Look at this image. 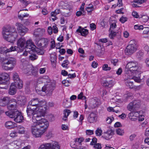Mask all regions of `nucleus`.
Returning a JSON list of instances; mask_svg holds the SVG:
<instances>
[{
  "label": "nucleus",
  "instance_id": "a19ab883",
  "mask_svg": "<svg viewBox=\"0 0 149 149\" xmlns=\"http://www.w3.org/2000/svg\"><path fill=\"white\" fill-rule=\"evenodd\" d=\"M102 130L100 128H98L95 132L96 135L98 136H100L102 134Z\"/></svg>",
  "mask_w": 149,
  "mask_h": 149
},
{
  "label": "nucleus",
  "instance_id": "ea45409f",
  "mask_svg": "<svg viewBox=\"0 0 149 149\" xmlns=\"http://www.w3.org/2000/svg\"><path fill=\"white\" fill-rule=\"evenodd\" d=\"M19 1L22 3L23 5L25 7H26L30 3V1L27 0H19Z\"/></svg>",
  "mask_w": 149,
  "mask_h": 149
},
{
  "label": "nucleus",
  "instance_id": "dca6fc26",
  "mask_svg": "<svg viewBox=\"0 0 149 149\" xmlns=\"http://www.w3.org/2000/svg\"><path fill=\"white\" fill-rule=\"evenodd\" d=\"M6 60L4 62V64L9 65L11 68H13L16 64V60L14 58H6Z\"/></svg>",
  "mask_w": 149,
  "mask_h": 149
},
{
  "label": "nucleus",
  "instance_id": "aec40b11",
  "mask_svg": "<svg viewBox=\"0 0 149 149\" xmlns=\"http://www.w3.org/2000/svg\"><path fill=\"white\" fill-rule=\"evenodd\" d=\"M11 99L10 97H4L0 99V106H5L10 103Z\"/></svg>",
  "mask_w": 149,
  "mask_h": 149
},
{
  "label": "nucleus",
  "instance_id": "7ed1b4c3",
  "mask_svg": "<svg viewBox=\"0 0 149 149\" xmlns=\"http://www.w3.org/2000/svg\"><path fill=\"white\" fill-rule=\"evenodd\" d=\"M138 45L134 40H131L125 50V53L127 55H131L134 53L138 49Z\"/></svg>",
  "mask_w": 149,
  "mask_h": 149
},
{
  "label": "nucleus",
  "instance_id": "680f3d73",
  "mask_svg": "<svg viewBox=\"0 0 149 149\" xmlns=\"http://www.w3.org/2000/svg\"><path fill=\"white\" fill-rule=\"evenodd\" d=\"M97 139L96 138H93L92 139V141L90 143L91 145H94L97 143Z\"/></svg>",
  "mask_w": 149,
  "mask_h": 149
},
{
  "label": "nucleus",
  "instance_id": "7c9ffc66",
  "mask_svg": "<svg viewBox=\"0 0 149 149\" xmlns=\"http://www.w3.org/2000/svg\"><path fill=\"white\" fill-rule=\"evenodd\" d=\"M18 103L21 105H24L26 103V99L24 96H19L17 97Z\"/></svg>",
  "mask_w": 149,
  "mask_h": 149
},
{
  "label": "nucleus",
  "instance_id": "052dcab7",
  "mask_svg": "<svg viewBox=\"0 0 149 149\" xmlns=\"http://www.w3.org/2000/svg\"><path fill=\"white\" fill-rule=\"evenodd\" d=\"M86 133L87 135H91L94 134V131L93 130H87L86 131Z\"/></svg>",
  "mask_w": 149,
  "mask_h": 149
},
{
  "label": "nucleus",
  "instance_id": "39448f33",
  "mask_svg": "<svg viewBox=\"0 0 149 149\" xmlns=\"http://www.w3.org/2000/svg\"><path fill=\"white\" fill-rule=\"evenodd\" d=\"M126 67L130 68V70H132L135 74H140L141 72L140 71L141 67L138 65V63L135 61L129 62L126 65Z\"/></svg>",
  "mask_w": 149,
  "mask_h": 149
},
{
  "label": "nucleus",
  "instance_id": "de8ad7c7",
  "mask_svg": "<svg viewBox=\"0 0 149 149\" xmlns=\"http://www.w3.org/2000/svg\"><path fill=\"white\" fill-rule=\"evenodd\" d=\"M69 63H70L68 60H66L63 61V63L61 64V65L63 67L66 68H68V65Z\"/></svg>",
  "mask_w": 149,
  "mask_h": 149
},
{
  "label": "nucleus",
  "instance_id": "774afa93",
  "mask_svg": "<svg viewBox=\"0 0 149 149\" xmlns=\"http://www.w3.org/2000/svg\"><path fill=\"white\" fill-rule=\"evenodd\" d=\"M139 147V145L137 143H135L133 145L132 148V149H138Z\"/></svg>",
  "mask_w": 149,
  "mask_h": 149
},
{
  "label": "nucleus",
  "instance_id": "864d4df0",
  "mask_svg": "<svg viewBox=\"0 0 149 149\" xmlns=\"http://www.w3.org/2000/svg\"><path fill=\"white\" fill-rule=\"evenodd\" d=\"M131 78L132 79V80L133 79L135 82H140L141 81V79L140 77H136V76H134L133 77H131Z\"/></svg>",
  "mask_w": 149,
  "mask_h": 149
},
{
  "label": "nucleus",
  "instance_id": "c756f323",
  "mask_svg": "<svg viewBox=\"0 0 149 149\" xmlns=\"http://www.w3.org/2000/svg\"><path fill=\"white\" fill-rule=\"evenodd\" d=\"M125 78L127 79H131L132 75V73H134V72H132V70H130V68H127L126 67L125 70Z\"/></svg>",
  "mask_w": 149,
  "mask_h": 149
},
{
  "label": "nucleus",
  "instance_id": "58836bf2",
  "mask_svg": "<svg viewBox=\"0 0 149 149\" xmlns=\"http://www.w3.org/2000/svg\"><path fill=\"white\" fill-rule=\"evenodd\" d=\"M110 28L109 30H113L114 29L116 28V22L114 21H112L110 22Z\"/></svg>",
  "mask_w": 149,
  "mask_h": 149
},
{
  "label": "nucleus",
  "instance_id": "a878e982",
  "mask_svg": "<svg viewBox=\"0 0 149 149\" xmlns=\"http://www.w3.org/2000/svg\"><path fill=\"white\" fill-rule=\"evenodd\" d=\"M76 32L80 33L81 35L86 36L88 33L87 29L82 28L81 26H79V28L76 30Z\"/></svg>",
  "mask_w": 149,
  "mask_h": 149
},
{
  "label": "nucleus",
  "instance_id": "a18cd8bd",
  "mask_svg": "<svg viewBox=\"0 0 149 149\" xmlns=\"http://www.w3.org/2000/svg\"><path fill=\"white\" fill-rule=\"evenodd\" d=\"M102 68L103 70L107 71L110 70L111 69V67H109L108 65L107 64L103 65Z\"/></svg>",
  "mask_w": 149,
  "mask_h": 149
},
{
  "label": "nucleus",
  "instance_id": "0eeeda50",
  "mask_svg": "<svg viewBox=\"0 0 149 149\" xmlns=\"http://www.w3.org/2000/svg\"><path fill=\"white\" fill-rule=\"evenodd\" d=\"M60 146L57 143H45L41 145L38 149H59Z\"/></svg>",
  "mask_w": 149,
  "mask_h": 149
},
{
  "label": "nucleus",
  "instance_id": "603ef678",
  "mask_svg": "<svg viewBox=\"0 0 149 149\" xmlns=\"http://www.w3.org/2000/svg\"><path fill=\"white\" fill-rule=\"evenodd\" d=\"M139 18H141L143 21L144 22H146L149 19L147 15L142 16L141 17H139Z\"/></svg>",
  "mask_w": 149,
  "mask_h": 149
},
{
  "label": "nucleus",
  "instance_id": "2eb2a0df",
  "mask_svg": "<svg viewBox=\"0 0 149 149\" xmlns=\"http://www.w3.org/2000/svg\"><path fill=\"white\" fill-rule=\"evenodd\" d=\"M114 85L113 79L110 77H108L103 81L102 85L104 87L106 88H110Z\"/></svg>",
  "mask_w": 149,
  "mask_h": 149
},
{
  "label": "nucleus",
  "instance_id": "ddd939ff",
  "mask_svg": "<svg viewBox=\"0 0 149 149\" xmlns=\"http://www.w3.org/2000/svg\"><path fill=\"white\" fill-rule=\"evenodd\" d=\"M114 133V130L109 129L106 132H104L102 137L105 139L109 140L112 137Z\"/></svg>",
  "mask_w": 149,
  "mask_h": 149
},
{
  "label": "nucleus",
  "instance_id": "f03ea898",
  "mask_svg": "<svg viewBox=\"0 0 149 149\" xmlns=\"http://www.w3.org/2000/svg\"><path fill=\"white\" fill-rule=\"evenodd\" d=\"M2 34L3 38L10 42H13L18 36L15 28L4 26L3 28Z\"/></svg>",
  "mask_w": 149,
  "mask_h": 149
},
{
  "label": "nucleus",
  "instance_id": "c85d7f7f",
  "mask_svg": "<svg viewBox=\"0 0 149 149\" xmlns=\"http://www.w3.org/2000/svg\"><path fill=\"white\" fill-rule=\"evenodd\" d=\"M16 125V124L11 121H7L5 123V127L8 129H13Z\"/></svg>",
  "mask_w": 149,
  "mask_h": 149
},
{
  "label": "nucleus",
  "instance_id": "72a5a7b5",
  "mask_svg": "<svg viewBox=\"0 0 149 149\" xmlns=\"http://www.w3.org/2000/svg\"><path fill=\"white\" fill-rule=\"evenodd\" d=\"M34 49L32 50V52H36L38 55H42L44 54V52L43 50L41 49L35 47H34Z\"/></svg>",
  "mask_w": 149,
  "mask_h": 149
},
{
  "label": "nucleus",
  "instance_id": "5701e85b",
  "mask_svg": "<svg viewBox=\"0 0 149 149\" xmlns=\"http://www.w3.org/2000/svg\"><path fill=\"white\" fill-rule=\"evenodd\" d=\"M17 88V86L13 83L11 84L8 90V93L10 95H13L16 93V88Z\"/></svg>",
  "mask_w": 149,
  "mask_h": 149
},
{
  "label": "nucleus",
  "instance_id": "2f4dec72",
  "mask_svg": "<svg viewBox=\"0 0 149 149\" xmlns=\"http://www.w3.org/2000/svg\"><path fill=\"white\" fill-rule=\"evenodd\" d=\"M23 10H21L18 12V18L22 20L24 18L28 17L29 16V14H28L24 13V14H23L22 13V12H23Z\"/></svg>",
  "mask_w": 149,
  "mask_h": 149
},
{
  "label": "nucleus",
  "instance_id": "b1692460",
  "mask_svg": "<svg viewBox=\"0 0 149 149\" xmlns=\"http://www.w3.org/2000/svg\"><path fill=\"white\" fill-rule=\"evenodd\" d=\"M39 102L38 98L33 99L29 102L28 105L32 107L33 106L36 107L35 108L37 109L39 107Z\"/></svg>",
  "mask_w": 149,
  "mask_h": 149
},
{
  "label": "nucleus",
  "instance_id": "9d476101",
  "mask_svg": "<svg viewBox=\"0 0 149 149\" xmlns=\"http://www.w3.org/2000/svg\"><path fill=\"white\" fill-rule=\"evenodd\" d=\"M9 75L6 73H0V84L6 85L9 80Z\"/></svg>",
  "mask_w": 149,
  "mask_h": 149
},
{
  "label": "nucleus",
  "instance_id": "bb28decb",
  "mask_svg": "<svg viewBox=\"0 0 149 149\" xmlns=\"http://www.w3.org/2000/svg\"><path fill=\"white\" fill-rule=\"evenodd\" d=\"M124 81H125V84L127 87L130 88H134V86L133 84V81L131 78V79L125 78Z\"/></svg>",
  "mask_w": 149,
  "mask_h": 149
},
{
  "label": "nucleus",
  "instance_id": "338daca9",
  "mask_svg": "<svg viewBox=\"0 0 149 149\" xmlns=\"http://www.w3.org/2000/svg\"><path fill=\"white\" fill-rule=\"evenodd\" d=\"M52 29L53 31V32L54 33H56L58 32V30L57 27L56 26H53L52 27Z\"/></svg>",
  "mask_w": 149,
  "mask_h": 149
},
{
  "label": "nucleus",
  "instance_id": "f704fd0d",
  "mask_svg": "<svg viewBox=\"0 0 149 149\" xmlns=\"http://www.w3.org/2000/svg\"><path fill=\"white\" fill-rule=\"evenodd\" d=\"M143 52L141 50L137 53L136 56L139 59H141L143 58Z\"/></svg>",
  "mask_w": 149,
  "mask_h": 149
},
{
  "label": "nucleus",
  "instance_id": "e433bc0d",
  "mask_svg": "<svg viewBox=\"0 0 149 149\" xmlns=\"http://www.w3.org/2000/svg\"><path fill=\"white\" fill-rule=\"evenodd\" d=\"M19 48L17 46H12L10 47V48L9 49H7L6 52H11L12 51H17L19 50Z\"/></svg>",
  "mask_w": 149,
  "mask_h": 149
},
{
  "label": "nucleus",
  "instance_id": "c03bdc74",
  "mask_svg": "<svg viewBox=\"0 0 149 149\" xmlns=\"http://www.w3.org/2000/svg\"><path fill=\"white\" fill-rule=\"evenodd\" d=\"M116 132L117 134L121 136L123 135L124 133V130L119 128L116 130Z\"/></svg>",
  "mask_w": 149,
  "mask_h": 149
},
{
  "label": "nucleus",
  "instance_id": "0e129e2a",
  "mask_svg": "<svg viewBox=\"0 0 149 149\" xmlns=\"http://www.w3.org/2000/svg\"><path fill=\"white\" fill-rule=\"evenodd\" d=\"M143 33L144 34H147L149 32V28L148 27H143Z\"/></svg>",
  "mask_w": 149,
  "mask_h": 149
},
{
  "label": "nucleus",
  "instance_id": "13d9d810",
  "mask_svg": "<svg viewBox=\"0 0 149 149\" xmlns=\"http://www.w3.org/2000/svg\"><path fill=\"white\" fill-rule=\"evenodd\" d=\"M134 29L136 30H142L143 29V25H136L134 26Z\"/></svg>",
  "mask_w": 149,
  "mask_h": 149
},
{
  "label": "nucleus",
  "instance_id": "49530a36",
  "mask_svg": "<svg viewBox=\"0 0 149 149\" xmlns=\"http://www.w3.org/2000/svg\"><path fill=\"white\" fill-rule=\"evenodd\" d=\"M86 10L88 13H91L94 10V8L92 5H89V6L87 7Z\"/></svg>",
  "mask_w": 149,
  "mask_h": 149
},
{
  "label": "nucleus",
  "instance_id": "412c9836",
  "mask_svg": "<svg viewBox=\"0 0 149 149\" xmlns=\"http://www.w3.org/2000/svg\"><path fill=\"white\" fill-rule=\"evenodd\" d=\"M24 72L28 75H32L35 77H37L38 74V71L36 69L29 70V68H27L23 70Z\"/></svg>",
  "mask_w": 149,
  "mask_h": 149
},
{
  "label": "nucleus",
  "instance_id": "4c0bfd02",
  "mask_svg": "<svg viewBox=\"0 0 149 149\" xmlns=\"http://www.w3.org/2000/svg\"><path fill=\"white\" fill-rule=\"evenodd\" d=\"M17 130L18 131V133H19L22 134L24 133V128L22 126H19L17 127Z\"/></svg>",
  "mask_w": 149,
  "mask_h": 149
},
{
  "label": "nucleus",
  "instance_id": "6e6d98bb",
  "mask_svg": "<svg viewBox=\"0 0 149 149\" xmlns=\"http://www.w3.org/2000/svg\"><path fill=\"white\" fill-rule=\"evenodd\" d=\"M93 147L95 149H101V145L100 143H97L94 145Z\"/></svg>",
  "mask_w": 149,
  "mask_h": 149
},
{
  "label": "nucleus",
  "instance_id": "79ce46f5",
  "mask_svg": "<svg viewBox=\"0 0 149 149\" xmlns=\"http://www.w3.org/2000/svg\"><path fill=\"white\" fill-rule=\"evenodd\" d=\"M60 12V9H56L54 11L51 12V16H56L57 14H59Z\"/></svg>",
  "mask_w": 149,
  "mask_h": 149
},
{
  "label": "nucleus",
  "instance_id": "6ab92c4d",
  "mask_svg": "<svg viewBox=\"0 0 149 149\" xmlns=\"http://www.w3.org/2000/svg\"><path fill=\"white\" fill-rule=\"evenodd\" d=\"M26 40L24 38H19L17 42V47L19 49L23 50L25 48Z\"/></svg>",
  "mask_w": 149,
  "mask_h": 149
},
{
  "label": "nucleus",
  "instance_id": "20e7f679",
  "mask_svg": "<svg viewBox=\"0 0 149 149\" xmlns=\"http://www.w3.org/2000/svg\"><path fill=\"white\" fill-rule=\"evenodd\" d=\"M6 114L11 118H14V121L17 123H20L22 122L23 120V117L21 113L18 110L14 112H6Z\"/></svg>",
  "mask_w": 149,
  "mask_h": 149
},
{
  "label": "nucleus",
  "instance_id": "bf43d9fd",
  "mask_svg": "<svg viewBox=\"0 0 149 149\" xmlns=\"http://www.w3.org/2000/svg\"><path fill=\"white\" fill-rule=\"evenodd\" d=\"M17 134L18 132L15 131H13L10 134V136L11 137L14 138L15 136H17Z\"/></svg>",
  "mask_w": 149,
  "mask_h": 149
},
{
  "label": "nucleus",
  "instance_id": "37998d69",
  "mask_svg": "<svg viewBox=\"0 0 149 149\" xmlns=\"http://www.w3.org/2000/svg\"><path fill=\"white\" fill-rule=\"evenodd\" d=\"M37 58L38 56L34 53L31 54L29 56L30 60L32 61L36 59Z\"/></svg>",
  "mask_w": 149,
  "mask_h": 149
},
{
  "label": "nucleus",
  "instance_id": "9b49d317",
  "mask_svg": "<svg viewBox=\"0 0 149 149\" xmlns=\"http://www.w3.org/2000/svg\"><path fill=\"white\" fill-rule=\"evenodd\" d=\"M13 79L15 84L17 86V88L21 89L23 87L22 81L20 79L19 76L17 73H14L13 76Z\"/></svg>",
  "mask_w": 149,
  "mask_h": 149
},
{
  "label": "nucleus",
  "instance_id": "c9c22d12",
  "mask_svg": "<svg viewBox=\"0 0 149 149\" xmlns=\"http://www.w3.org/2000/svg\"><path fill=\"white\" fill-rule=\"evenodd\" d=\"M98 105V102L94 100L90 103V107L92 108H94L97 107Z\"/></svg>",
  "mask_w": 149,
  "mask_h": 149
},
{
  "label": "nucleus",
  "instance_id": "4be33fe9",
  "mask_svg": "<svg viewBox=\"0 0 149 149\" xmlns=\"http://www.w3.org/2000/svg\"><path fill=\"white\" fill-rule=\"evenodd\" d=\"M47 39L42 38L36 42V45L40 48H44L46 47L48 44Z\"/></svg>",
  "mask_w": 149,
  "mask_h": 149
},
{
  "label": "nucleus",
  "instance_id": "6e6552de",
  "mask_svg": "<svg viewBox=\"0 0 149 149\" xmlns=\"http://www.w3.org/2000/svg\"><path fill=\"white\" fill-rule=\"evenodd\" d=\"M17 26V29L19 34L21 36H24L28 31V29L23 24L20 23H17L16 24Z\"/></svg>",
  "mask_w": 149,
  "mask_h": 149
},
{
  "label": "nucleus",
  "instance_id": "f8f14e48",
  "mask_svg": "<svg viewBox=\"0 0 149 149\" xmlns=\"http://www.w3.org/2000/svg\"><path fill=\"white\" fill-rule=\"evenodd\" d=\"M10 104L8 106V109L10 111L7 112H14L17 110V103L15 99L12 98L10 102Z\"/></svg>",
  "mask_w": 149,
  "mask_h": 149
},
{
  "label": "nucleus",
  "instance_id": "5fc2aeb1",
  "mask_svg": "<svg viewBox=\"0 0 149 149\" xmlns=\"http://www.w3.org/2000/svg\"><path fill=\"white\" fill-rule=\"evenodd\" d=\"M6 48V47H2L0 48V54H3L4 53L6 54L8 53L7 51Z\"/></svg>",
  "mask_w": 149,
  "mask_h": 149
},
{
  "label": "nucleus",
  "instance_id": "1a4fd4ad",
  "mask_svg": "<svg viewBox=\"0 0 149 149\" xmlns=\"http://www.w3.org/2000/svg\"><path fill=\"white\" fill-rule=\"evenodd\" d=\"M84 140L83 137L76 138L74 141H72L70 144V146L73 148L78 149L81 145L82 142Z\"/></svg>",
  "mask_w": 149,
  "mask_h": 149
},
{
  "label": "nucleus",
  "instance_id": "f3484780",
  "mask_svg": "<svg viewBox=\"0 0 149 149\" xmlns=\"http://www.w3.org/2000/svg\"><path fill=\"white\" fill-rule=\"evenodd\" d=\"M35 47V46L32 44L31 40H28L26 41L25 47L26 52H29V53H32L31 52L34 49Z\"/></svg>",
  "mask_w": 149,
  "mask_h": 149
},
{
  "label": "nucleus",
  "instance_id": "8fccbe9b",
  "mask_svg": "<svg viewBox=\"0 0 149 149\" xmlns=\"http://www.w3.org/2000/svg\"><path fill=\"white\" fill-rule=\"evenodd\" d=\"M111 33L109 35V37L111 39H113L116 36V33L113 31V30H109Z\"/></svg>",
  "mask_w": 149,
  "mask_h": 149
},
{
  "label": "nucleus",
  "instance_id": "69168bd1",
  "mask_svg": "<svg viewBox=\"0 0 149 149\" xmlns=\"http://www.w3.org/2000/svg\"><path fill=\"white\" fill-rule=\"evenodd\" d=\"M111 63L113 64L115 66L118 63V60L117 59H112L111 60Z\"/></svg>",
  "mask_w": 149,
  "mask_h": 149
},
{
  "label": "nucleus",
  "instance_id": "cd10ccee",
  "mask_svg": "<svg viewBox=\"0 0 149 149\" xmlns=\"http://www.w3.org/2000/svg\"><path fill=\"white\" fill-rule=\"evenodd\" d=\"M9 146H12V148L18 149L21 146V143L19 141H15L10 143Z\"/></svg>",
  "mask_w": 149,
  "mask_h": 149
},
{
  "label": "nucleus",
  "instance_id": "4468645a",
  "mask_svg": "<svg viewBox=\"0 0 149 149\" xmlns=\"http://www.w3.org/2000/svg\"><path fill=\"white\" fill-rule=\"evenodd\" d=\"M54 89V87L50 84L44 86L42 88V91L45 92L49 96L52 95Z\"/></svg>",
  "mask_w": 149,
  "mask_h": 149
},
{
  "label": "nucleus",
  "instance_id": "423d86ee",
  "mask_svg": "<svg viewBox=\"0 0 149 149\" xmlns=\"http://www.w3.org/2000/svg\"><path fill=\"white\" fill-rule=\"evenodd\" d=\"M141 105V101L139 100L133 101L130 102L127 106L128 110L134 111L138 110Z\"/></svg>",
  "mask_w": 149,
  "mask_h": 149
},
{
  "label": "nucleus",
  "instance_id": "393cba45",
  "mask_svg": "<svg viewBox=\"0 0 149 149\" xmlns=\"http://www.w3.org/2000/svg\"><path fill=\"white\" fill-rule=\"evenodd\" d=\"M97 116L96 114L93 112H92L88 117V121L90 123L96 122L97 120Z\"/></svg>",
  "mask_w": 149,
  "mask_h": 149
},
{
  "label": "nucleus",
  "instance_id": "f257e3e1",
  "mask_svg": "<svg viewBox=\"0 0 149 149\" xmlns=\"http://www.w3.org/2000/svg\"><path fill=\"white\" fill-rule=\"evenodd\" d=\"M46 102L45 101L39 102V107L37 114L33 115V118L36 119L37 121L32 124L31 131L35 137H39L43 134L49 126L48 121L44 118H41L44 116L46 110Z\"/></svg>",
  "mask_w": 149,
  "mask_h": 149
},
{
  "label": "nucleus",
  "instance_id": "a211bd4d",
  "mask_svg": "<svg viewBox=\"0 0 149 149\" xmlns=\"http://www.w3.org/2000/svg\"><path fill=\"white\" fill-rule=\"evenodd\" d=\"M35 109H36V108H32V107L28 105V106L27 107V108L26 110V112H27V114L28 116L31 117V116H33L32 119H33V123H34L36 122H35V120L37 121L36 119H34V118L33 119V115L35 114H37V113H34V110H35ZM32 123L31 124V125H32Z\"/></svg>",
  "mask_w": 149,
  "mask_h": 149
},
{
  "label": "nucleus",
  "instance_id": "473e14b6",
  "mask_svg": "<svg viewBox=\"0 0 149 149\" xmlns=\"http://www.w3.org/2000/svg\"><path fill=\"white\" fill-rule=\"evenodd\" d=\"M71 112V111L69 109H65L63 111V114L64 116L63 118V120L65 121L66 120H67L68 116L69 115Z\"/></svg>",
  "mask_w": 149,
  "mask_h": 149
},
{
  "label": "nucleus",
  "instance_id": "e2e57ef3",
  "mask_svg": "<svg viewBox=\"0 0 149 149\" xmlns=\"http://www.w3.org/2000/svg\"><path fill=\"white\" fill-rule=\"evenodd\" d=\"M3 65H2V68L6 70H10L13 68H11V67L10 66V67L8 66H7L5 65V64H2Z\"/></svg>",
  "mask_w": 149,
  "mask_h": 149
},
{
  "label": "nucleus",
  "instance_id": "3c124183",
  "mask_svg": "<svg viewBox=\"0 0 149 149\" xmlns=\"http://www.w3.org/2000/svg\"><path fill=\"white\" fill-rule=\"evenodd\" d=\"M78 99H81L84 100L86 98V96L83 95V93L82 92H81L78 95Z\"/></svg>",
  "mask_w": 149,
  "mask_h": 149
},
{
  "label": "nucleus",
  "instance_id": "4d7b16f0",
  "mask_svg": "<svg viewBox=\"0 0 149 149\" xmlns=\"http://www.w3.org/2000/svg\"><path fill=\"white\" fill-rule=\"evenodd\" d=\"M127 18L126 17L122 16L120 19V21L122 23H124L125 22L127 21Z\"/></svg>",
  "mask_w": 149,
  "mask_h": 149
},
{
  "label": "nucleus",
  "instance_id": "09e8293b",
  "mask_svg": "<svg viewBox=\"0 0 149 149\" xmlns=\"http://www.w3.org/2000/svg\"><path fill=\"white\" fill-rule=\"evenodd\" d=\"M50 60L51 62H56V57L54 54H51L50 56Z\"/></svg>",
  "mask_w": 149,
  "mask_h": 149
}]
</instances>
